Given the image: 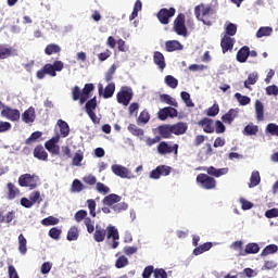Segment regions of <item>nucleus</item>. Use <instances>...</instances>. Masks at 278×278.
<instances>
[{"label":"nucleus","mask_w":278,"mask_h":278,"mask_svg":"<svg viewBox=\"0 0 278 278\" xmlns=\"http://www.w3.org/2000/svg\"><path fill=\"white\" fill-rule=\"evenodd\" d=\"M210 249H212V242L203 243L193 250V255H201L202 253H205V251H210Z\"/></svg>","instance_id":"obj_42"},{"label":"nucleus","mask_w":278,"mask_h":278,"mask_svg":"<svg viewBox=\"0 0 278 278\" xmlns=\"http://www.w3.org/2000/svg\"><path fill=\"white\" fill-rule=\"evenodd\" d=\"M138 123H141L142 125H147V123H149V121H151V115L149 114V111L143 110L139 117H138Z\"/></svg>","instance_id":"obj_51"},{"label":"nucleus","mask_w":278,"mask_h":278,"mask_svg":"<svg viewBox=\"0 0 278 278\" xmlns=\"http://www.w3.org/2000/svg\"><path fill=\"white\" fill-rule=\"evenodd\" d=\"M85 189H86V186H84V184L81 182V180L75 179V180L72 182V187H71L72 192H81V191L85 190Z\"/></svg>","instance_id":"obj_45"},{"label":"nucleus","mask_w":278,"mask_h":278,"mask_svg":"<svg viewBox=\"0 0 278 278\" xmlns=\"http://www.w3.org/2000/svg\"><path fill=\"white\" fill-rule=\"evenodd\" d=\"M219 112H220V106H218V104L215 103L206 110V115H208V116H218Z\"/></svg>","instance_id":"obj_61"},{"label":"nucleus","mask_w":278,"mask_h":278,"mask_svg":"<svg viewBox=\"0 0 278 278\" xmlns=\"http://www.w3.org/2000/svg\"><path fill=\"white\" fill-rule=\"evenodd\" d=\"M180 97L187 108H194V102H192V99H190V93H188V91L180 92Z\"/></svg>","instance_id":"obj_50"},{"label":"nucleus","mask_w":278,"mask_h":278,"mask_svg":"<svg viewBox=\"0 0 278 278\" xmlns=\"http://www.w3.org/2000/svg\"><path fill=\"white\" fill-rule=\"evenodd\" d=\"M255 115H256V121L258 122L264 121V104L260 100H256L255 102Z\"/></svg>","instance_id":"obj_32"},{"label":"nucleus","mask_w":278,"mask_h":278,"mask_svg":"<svg viewBox=\"0 0 278 278\" xmlns=\"http://www.w3.org/2000/svg\"><path fill=\"white\" fill-rule=\"evenodd\" d=\"M195 18L207 25L212 26V20L210 16L216 14V11L211 7V4L200 3L194 8Z\"/></svg>","instance_id":"obj_2"},{"label":"nucleus","mask_w":278,"mask_h":278,"mask_svg":"<svg viewBox=\"0 0 278 278\" xmlns=\"http://www.w3.org/2000/svg\"><path fill=\"white\" fill-rule=\"evenodd\" d=\"M239 110L238 109H230L226 114L222 116L223 123L226 125H231L236 118H238Z\"/></svg>","instance_id":"obj_19"},{"label":"nucleus","mask_w":278,"mask_h":278,"mask_svg":"<svg viewBox=\"0 0 278 278\" xmlns=\"http://www.w3.org/2000/svg\"><path fill=\"white\" fill-rule=\"evenodd\" d=\"M49 236L52 238V240H60V236H62V229L53 227L49 230Z\"/></svg>","instance_id":"obj_57"},{"label":"nucleus","mask_w":278,"mask_h":278,"mask_svg":"<svg viewBox=\"0 0 278 278\" xmlns=\"http://www.w3.org/2000/svg\"><path fill=\"white\" fill-rule=\"evenodd\" d=\"M278 247L277 244H269L264 248V250L261 252V257H266L268 255H274V253H277Z\"/></svg>","instance_id":"obj_38"},{"label":"nucleus","mask_w":278,"mask_h":278,"mask_svg":"<svg viewBox=\"0 0 278 278\" xmlns=\"http://www.w3.org/2000/svg\"><path fill=\"white\" fill-rule=\"evenodd\" d=\"M97 97H93L90 100H88L85 104L86 113L94 112V110H97Z\"/></svg>","instance_id":"obj_43"},{"label":"nucleus","mask_w":278,"mask_h":278,"mask_svg":"<svg viewBox=\"0 0 278 278\" xmlns=\"http://www.w3.org/2000/svg\"><path fill=\"white\" fill-rule=\"evenodd\" d=\"M260 181H262V178L260 177V172H252L249 188H255V186H260Z\"/></svg>","instance_id":"obj_40"},{"label":"nucleus","mask_w":278,"mask_h":278,"mask_svg":"<svg viewBox=\"0 0 278 278\" xmlns=\"http://www.w3.org/2000/svg\"><path fill=\"white\" fill-rule=\"evenodd\" d=\"M153 62L161 71H164L166 68V59L164 58V54L162 52L155 51L153 53Z\"/></svg>","instance_id":"obj_21"},{"label":"nucleus","mask_w":278,"mask_h":278,"mask_svg":"<svg viewBox=\"0 0 278 278\" xmlns=\"http://www.w3.org/2000/svg\"><path fill=\"white\" fill-rule=\"evenodd\" d=\"M157 153L160 155H169L170 153L177 155L179 153V144L175 143L174 146H170L168 142L162 141L157 146Z\"/></svg>","instance_id":"obj_6"},{"label":"nucleus","mask_w":278,"mask_h":278,"mask_svg":"<svg viewBox=\"0 0 278 278\" xmlns=\"http://www.w3.org/2000/svg\"><path fill=\"white\" fill-rule=\"evenodd\" d=\"M96 190L99 194H110V187L105 186L103 182H97Z\"/></svg>","instance_id":"obj_54"},{"label":"nucleus","mask_w":278,"mask_h":278,"mask_svg":"<svg viewBox=\"0 0 278 278\" xmlns=\"http://www.w3.org/2000/svg\"><path fill=\"white\" fill-rule=\"evenodd\" d=\"M116 73V64H113L105 74V81L110 84L114 79V74Z\"/></svg>","instance_id":"obj_58"},{"label":"nucleus","mask_w":278,"mask_h":278,"mask_svg":"<svg viewBox=\"0 0 278 278\" xmlns=\"http://www.w3.org/2000/svg\"><path fill=\"white\" fill-rule=\"evenodd\" d=\"M165 84L169 88L175 89V88H177V86H179V80H177V78H175L172 75H167V76H165Z\"/></svg>","instance_id":"obj_47"},{"label":"nucleus","mask_w":278,"mask_h":278,"mask_svg":"<svg viewBox=\"0 0 278 278\" xmlns=\"http://www.w3.org/2000/svg\"><path fill=\"white\" fill-rule=\"evenodd\" d=\"M87 207L89 210L90 216H92V218H97V201L93 199L87 200Z\"/></svg>","instance_id":"obj_41"},{"label":"nucleus","mask_w":278,"mask_h":278,"mask_svg":"<svg viewBox=\"0 0 278 278\" xmlns=\"http://www.w3.org/2000/svg\"><path fill=\"white\" fill-rule=\"evenodd\" d=\"M266 131L270 134V136H278V125L273 123L268 124Z\"/></svg>","instance_id":"obj_63"},{"label":"nucleus","mask_w":278,"mask_h":278,"mask_svg":"<svg viewBox=\"0 0 278 278\" xmlns=\"http://www.w3.org/2000/svg\"><path fill=\"white\" fill-rule=\"evenodd\" d=\"M131 99H134V89H131V87L124 86L117 92V103H121L122 105H129Z\"/></svg>","instance_id":"obj_3"},{"label":"nucleus","mask_w":278,"mask_h":278,"mask_svg":"<svg viewBox=\"0 0 278 278\" xmlns=\"http://www.w3.org/2000/svg\"><path fill=\"white\" fill-rule=\"evenodd\" d=\"M79 239V229L77 226H72L67 231V240L68 242H73Z\"/></svg>","instance_id":"obj_34"},{"label":"nucleus","mask_w":278,"mask_h":278,"mask_svg":"<svg viewBox=\"0 0 278 278\" xmlns=\"http://www.w3.org/2000/svg\"><path fill=\"white\" fill-rule=\"evenodd\" d=\"M18 184L22 188H29L30 190H34L38 187L36 178L31 176V174H24L20 176Z\"/></svg>","instance_id":"obj_9"},{"label":"nucleus","mask_w":278,"mask_h":278,"mask_svg":"<svg viewBox=\"0 0 278 278\" xmlns=\"http://www.w3.org/2000/svg\"><path fill=\"white\" fill-rule=\"evenodd\" d=\"M60 51H62V48L56 43H50L45 49L46 55H53L55 53H60Z\"/></svg>","instance_id":"obj_39"},{"label":"nucleus","mask_w":278,"mask_h":278,"mask_svg":"<svg viewBox=\"0 0 278 278\" xmlns=\"http://www.w3.org/2000/svg\"><path fill=\"white\" fill-rule=\"evenodd\" d=\"M162 103H166L167 105H173V108H178L179 104L175 98L170 97L169 94L163 93L160 97Z\"/></svg>","instance_id":"obj_37"},{"label":"nucleus","mask_w":278,"mask_h":278,"mask_svg":"<svg viewBox=\"0 0 278 278\" xmlns=\"http://www.w3.org/2000/svg\"><path fill=\"white\" fill-rule=\"evenodd\" d=\"M12 55H16V50L12 47H8V45L0 43V60H8V58H12Z\"/></svg>","instance_id":"obj_17"},{"label":"nucleus","mask_w":278,"mask_h":278,"mask_svg":"<svg viewBox=\"0 0 278 278\" xmlns=\"http://www.w3.org/2000/svg\"><path fill=\"white\" fill-rule=\"evenodd\" d=\"M165 50L167 53H173V51H184V45L177 40H168L165 42Z\"/></svg>","instance_id":"obj_20"},{"label":"nucleus","mask_w":278,"mask_h":278,"mask_svg":"<svg viewBox=\"0 0 278 278\" xmlns=\"http://www.w3.org/2000/svg\"><path fill=\"white\" fill-rule=\"evenodd\" d=\"M176 12L175 8L161 9L156 16L162 25H168V23H170V18L175 16Z\"/></svg>","instance_id":"obj_8"},{"label":"nucleus","mask_w":278,"mask_h":278,"mask_svg":"<svg viewBox=\"0 0 278 278\" xmlns=\"http://www.w3.org/2000/svg\"><path fill=\"white\" fill-rule=\"evenodd\" d=\"M116 90V85L114 83L109 84L102 93L103 99H112Z\"/></svg>","instance_id":"obj_33"},{"label":"nucleus","mask_w":278,"mask_h":278,"mask_svg":"<svg viewBox=\"0 0 278 278\" xmlns=\"http://www.w3.org/2000/svg\"><path fill=\"white\" fill-rule=\"evenodd\" d=\"M94 92V84L89 83L86 84L83 88V98H81V103H86V101H88L90 99V93Z\"/></svg>","instance_id":"obj_26"},{"label":"nucleus","mask_w":278,"mask_h":278,"mask_svg":"<svg viewBox=\"0 0 278 278\" xmlns=\"http://www.w3.org/2000/svg\"><path fill=\"white\" fill-rule=\"evenodd\" d=\"M255 253H260V245L257 243H248L243 252H240L239 255L244 256Z\"/></svg>","instance_id":"obj_27"},{"label":"nucleus","mask_w":278,"mask_h":278,"mask_svg":"<svg viewBox=\"0 0 278 278\" xmlns=\"http://www.w3.org/2000/svg\"><path fill=\"white\" fill-rule=\"evenodd\" d=\"M84 225L87 227L88 233H94V220H92V218L87 217L84 220Z\"/></svg>","instance_id":"obj_60"},{"label":"nucleus","mask_w":278,"mask_h":278,"mask_svg":"<svg viewBox=\"0 0 278 278\" xmlns=\"http://www.w3.org/2000/svg\"><path fill=\"white\" fill-rule=\"evenodd\" d=\"M33 155L34 157H36V160H40V162L49 161V153H47V150H45V147L40 144L34 149Z\"/></svg>","instance_id":"obj_16"},{"label":"nucleus","mask_w":278,"mask_h":278,"mask_svg":"<svg viewBox=\"0 0 278 278\" xmlns=\"http://www.w3.org/2000/svg\"><path fill=\"white\" fill-rule=\"evenodd\" d=\"M238 33V26L233 23H229L226 26V36H229L231 38V36H236V34Z\"/></svg>","instance_id":"obj_53"},{"label":"nucleus","mask_w":278,"mask_h":278,"mask_svg":"<svg viewBox=\"0 0 278 278\" xmlns=\"http://www.w3.org/2000/svg\"><path fill=\"white\" fill-rule=\"evenodd\" d=\"M111 170L116 177H121L122 179H134V174L123 165L114 164L111 166Z\"/></svg>","instance_id":"obj_7"},{"label":"nucleus","mask_w":278,"mask_h":278,"mask_svg":"<svg viewBox=\"0 0 278 278\" xmlns=\"http://www.w3.org/2000/svg\"><path fill=\"white\" fill-rule=\"evenodd\" d=\"M154 278H168V274L164 268L154 269Z\"/></svg>","instance_id":"obj_64"},{"label":"nucleus","mask_w":278,"mask_h":278,"mask_svg":"<svg viewBox=\"0 0 278 278\" xmlns=\"http://www.w3.org/2000/svg\"><path fill=\"white\" fill-rule=\"evenodd\" d=\"M123 198L118 194L111 193L109 195H105L102 200V204L106 205L108 207H114L115 203H121V200Z\"/></svg>","instance_id":"obj_18"},{"label":"nucleus","mask_w":278,"mask_h":278,"mask_svg":"<svg viewBox=\"0 0 278 278\" xmlns=\"http://www.w3.org/2000/svg\"><path fill=\"white\" fill-rule=\"evenodd\" d=\"M270 34H273L271 27H261L256 33V38H264L265 36H270Z\"/></svg>","instance_id":"obj_49"},{"label":"nucleus","mask_w":278,"mask_h":278,"mask_svg":"<svg viewBox=\"0 0 278 278\" xmlns=\"http://www.w3.org/2000/svg\"><path fill=\"white\" fill-rule=\"evenodd\" d=\"M160 138L168 139L170 138V135L173 134V130L170 128V125H161L157 127Z\"/></svg>","instance_id":"obj_29"},{"label":"nucleus","mask_w":278,"mask_h":278,"mask_svg":"<svg viewBox=\"0 0 278 278\" xmlns=\"http://www.w3.org/2000/svg\"><path fill=\"white\" fill-rule=\"evenodd\" d=\"M278 263L276 261H265L262 270H275L277 268Z\"/></svg>","instance_id":"obj_62"},{"label":"nucleus","mask_w":278,"mask_h":278,"mask_svg":"<svg viewBox=\"0 0 278 278\" xmlns=\"http://www.w3.org/2000/svg\"><path fill=\"white\" fill-rule=\"evenodd\" d=\"M86 218H88V211L86 210H79L74 215V220H76V223H81L86 220Z\"/></svg>","instance_id":"obj_46"},{"label":"nucleus","mask_w":278,"mask_h":278,"mask_svg":"<svg viewBox=\"0 0 278 278\" xmlns=\"http://www.w3.org/2000/svg\"><path fill=\"white\" fill-rule=\"evenodd\" d=\"M22 121L26 124L34 123L36 121V110L30 106L22 114Z\"/></svg>","instance_id":"obj_24"},{"label":"nucleus","mask_w":278,"mask_h":278,"mask_svg":"<svg viewBox=\"0 0 278 278\" xmlns=\"http://www.w3.org/2000/svg\"><path fill=\"white\" fill-rule=\"evenodd\" d=\"M1 116L8 118V121H12V123H16L21 121V111H18V109L4 106V110L1 111Z\"/></svg>","instance_id":"obj_10"},{"label":"nucleus","mask_w":278,"mask_h":278,"mask_svg":"<svg viewBox=\"0 0 278 278\" xmlns=\"http://www.w3.org/2000/svg\"><path fill=\"white\" fill-rule=\"evenodd\" d=\"M105 236L108 238V228L104 229L103 227L97 225L93 233V240L96 242H103L105 240Z\"/></svg>","instance_id":"obj_23"},{"label":"nucleus","mask_w":278,"mask_h":278,"mask_svg":"<svg viewBox=\"0 0 278 278\" xmlns=\"http://www.w3.org/2000/svg\"><path fill=\"white\" fill-rule=\"evenodd\" d=\"M249 53H251V49L248 46L242 47L238 52H237V60L241 63L244 64L247 60H249Z\"/></svg>","instance_id":"obj_25"},{"label":"nucleus","mask_w":278,"mask_h":278,"mask_svg":"<svg viewBox=\"0 0 278 278\" xmlns=\"http://www.w3.org/2000/svg\"><path fill=\"white\" fill-rule=\"evenodd\" d=\"M127 207H129V205H127V203L125 202H121V203H116L115 205L112 206L113 212H115V214H121V212H125L127 210Z\"/></svg>","instance_id":"obj_55"},{"label":"nucleus","mask_w":278,"mask_h":278,"mask_svg":"<svg viewBox=\"0 0 278 278\" xmlns=\"http://www.w3.org/2000/svg\"><path fill=\"white\" fill-rule=\"evenodd\" d=\"M58 125L60 127V134L62 138L68 137V134H71V128L68 127V123H66L63 119H59Z\"/></svg>","instance_id":"obj_31"},{"label":"nucleus","mask_w":278,"mask_h":278,"mask_svg":"<svg viewBox=\"0 0 278 278\" xmlns=\"http://www.w3.org/2000/svg\"><path fill=\"white\" fill-rule=\"evenodd\" d=\"M233 45H236V39L225 35L220 40L223 53H227V51L233 50Z\"/></svg>","instance_id":"obj_13"},{"label":"nucleus","mask_w":278,"mask_h":278,"mask_svg":"<svg viewBox=\"0 0 278 278\" xmlns=\"http://www.w3.org/2000/svg\"><path fill=\"white\" fill-rule=\"evenodd\" d=\"M128 131L132 135V136H144V130L142 128H139L138 126H136L135 124H129L128 125Z\"/></svg>","instance_id":"obj_44"},{"label":"nucleus","mask_w":278,"mask_h":278,"mask_svg":"<svg viewBox=\"0 0 278 278\" xmlns=\"http://www.w3.org/2000/svg\"><path fill=\"white\" fill-rule=\"evenodd\" d=\"M202 170L207 173L211 177H223V175H227L229 173V167H224V168H216L214 166H208V167H202Z\"/></svg>","instance_id":"obj_12"},{"label":"nucleus","mask_w":278,"mask_h":278,"mask_svg":"<svg viewBox=\"0 0 278 278\" xmlns=\"http://www.w3.org/2000/svg\"><path fill=\"white\" fill-rule=\"evenodd\" d=\"M60 219L58 217L49 216L41 220V225L45 227H51V225H58Z\"/></svg>","instance_id":"obj_48"},{"label":"nucleus","mask_w":278,"mask_h":278,"mask_svg":"<svg viewBox=\"0 0 278 278\" xmlns=\"http://www.w3.org/2000/svg\"><path fill=\"white\" fill-rule=\"evenodd\" d=\"M260 127L257 125L249 124L243 129V136H257Z\"/></svg>","instance_id":"obj_36"},{"label":"nucleus","mask_w":278,"mask_h":278,"mask_svg":"<svg viewBox=\"0 0 278 278\" xmlns=\"http://www.w3.org/2000/svg\"><path fill=\"white\" fill-rule=\"evenodd\" d=\"M254 84H257V74H250L248 76V79L244 81V87L249 88V86H254Z\"/></svg>","instance_id":"obj_59"},{"label":"nucleus","mask_w":278,"mask_h":278,"mask_svg":"<svg viewBox=\"0 0 278 278\" xmlns=\"http://www.w3.org/2000/svg\"><path fill=\"white\" fill-rule=\"evenodd\" d=\"M7 188H8L9 201L16 199V197H18V194H21V190H18V188H16V186H14V184H12V182H8Z\"/></svg>","instance_id":"obj_28"},{"label":"nucleus","mask_w":278,"mask_h":278,"mask_svg":"<svg viewBox=\"0 0 278 278\" xmlns=\"http://www.w3.org/2000/svg\"><path fill=\"white\" fill-rule=\"evenodd\" d=\"M129 265V258H127L125 255L119 256L115 262L116 268H125V266Z\"/></svg>","instance_id":"obj_52"},{"label":"nucleus","mask_w":278,"mask_h":278,"mask_svg":"<svg viewBox=\"0 0 278 278\" xmlns=\"http://www.w3.org/2000/svg\"><path fill=\"white\" fill-rule=\"evenodd\" d=\"M172 134L175 136H184L186 131H188V125L184 122H179L177 124L170 125Z\"/></svg>","instance_id":"obj_22"},{"label":"nucleus","mask_w":278,"mask_h":278,"mask_svg":"<svg viewBox=\"0 0 278 278\" xmlns=\"http://www.w3.org/2000/svg\"><path fill=\"white\" fill-rule=\"evenodd\" d=\"M64 70V62L62 61H54L53 64L47 63L42 66L41 70L37 71L36 77L37 79H45L47 75L49 77H56L58 73L62 72Z\"/></svg>","instance_id":"obj_1"},{"label":"nucleus","mask_w":278,"mask_h":278,"mask_svg":"<svg viewBox=\"0 0 278 278\" xmlns=\"http://www.w3.org/2000/svg\"><path fill=\"white\" fill-rule=\"evenodd\" d=\"M72 99L73 101H79L80 105H84V103H81V99H84V92L79 86H74L72 88Z\"/></svg>","instance_id":"obj_30"},{"label":"nucleus","mask_w":278,"mask_h":278,"mask_svg":"<svg viewBox=\"0 0 278 278\" xmlns=\"http://www.w3.org/2000/svg\"><path fill=\"white\" fill-rule=\"evenodd\" d=\"M197 184L204 190H214L216 188V179L207 174H199L197 176Z\"/></svg>","instance_id":"obj_4"},{"label":"nucleus","mask_w":278,"mask_h":278,"mask_svg":"<svg viewBox=\"0 0 278 278\" xmlns=\"http://www.w3.org/2000/svg\"><path fill=\"white\" fill-rule=\"evenodd\" d=\"M235 98L239 101L240 105H249L251 103V98L249 96H242L241 93H236Z\"/></svg>","instance_id":"obj_56"},{"label":"nucleus","mask_w":278,"mask_h":278,"mask_svg":"<svg viewBox=\"0 0 278 278\" xmlns=\"http://www.w3.org/2000/svg\"><path fill=\"white\" fill-rule=\"evenodd\" d=\"M58 142H60V135H56L45 142V148L51 155H60V146H58Z\"/></svg>","instance_id":"obj_11"},{"label":"nucleus","mask_w":278,"mask_h":278,"mask_svg":"<svg viewBox=\"0 0 278 278\" xmlns=\"http://www.w3.org/2000/svg\"><path fill=\"white\" fill-rule=\"evenodd\" d=\"M108 240H110V238H112L113 240V244H112V249H118V240L121 237L118 235V229H116V227L114 226H108Z\"/></svg>","instance_id":"obj_15"},{"label":"nucleus","mask_w":278,"mask_h":278,"mask_svg":"<svg viewBox=\"0 0 278 278\" xmlns=\"http://www.w3.org/2000/svg\"><path fill=\"white\" fill-rule=\"evenodd\" d=\"M18 240V251L22 255H25L27 253V239L23 233H21L17 238Z\"/></svg>","instance_id":"obj_35"},{"label":"nucleus","mask_w":278,"mask_h":278,"mask_svg":"<svg viewBox=\"0 0 278 278\" xmlns=\"http://www.w3.org/2000/svg\"><path fill=\"white\" fill-rule=\"evenodd\" d=\"M174 31L177 36H188V28L186 27V15L180 13L174 21Z\"/></svg>","instance_id":"obj_5"},{"label":"nucleus","mask_w":278,"mask_h":278,"mask_svg":"<svg viewBox=\"0 0 278 278\" xmlns=\"http://www.w3.org/2000/svg\"><path fill=\"white\" fill-rule=\"evenodd\" d=\"M200 127H203L205 134H214V121L210 117H204L198 122Z\"/></svg>","instance_id":"obj_14"}]
</instances>
